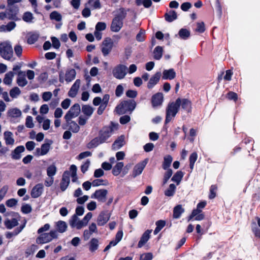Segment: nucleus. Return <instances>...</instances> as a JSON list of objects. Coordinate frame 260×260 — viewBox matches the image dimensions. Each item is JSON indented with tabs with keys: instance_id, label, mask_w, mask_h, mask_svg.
I'll list each match as a JSON object with an SVG mask.
<instances>
[{
	"instance_id": "f3484780",
	"label": "nucleus",
	"mask_w": 260,
	"mask_h": 260,
	"mask_svg": "<svg viewBox=\"0 0 260 260\" xmlns=\"http://www.w3.org/2000/svg\"><path fill=\"white\" fill-rule=\"evenodd\" d=\"M110 215L107 211H102L97 219V224L99 226L104 225L109 220Z\"/></svg>"
},
{
	"instance_id": "13d9d810",
	"label": "nucleus",
	"mask_w": 260,
	"mask_h": 260,
	"mask_svg": "<svg viewBox=\"0 0 260 260\" xmlns=\"http://www.w3.org/2000/svg\"><path fill=\"white\" fill-rule=\"evenodd\" d=\"M226 98L229 100H233L235 102H236L238 100V94L233 91H229L226 94Z\"/></svg>"
},
{
	"instance_id": "72a5a7b5",
	"label": "nucleus",
	"mask_w": 260,
	"mask_h": 260,
	"mask_svg": "<svg viewBox=\"0 0 260 260\" xmlns=\"http://www.w3.org/2000/svg\"><path fill=\"white\" fill-rule=\"evenodd\" d=\"M82 112L86 116L89 117L93 112V108L88 105H83L82 107Z\"/></svg>"
},
{
	"instance_id": "f03ea898",
	"label": "nucleus",
	"mask_w": 260,
	"mask_h": 260,
	"mask_svg": "<svg viewBox=\"0 0 260 260\" xmlns=\"http://www.w3.org/2000/svg\"><path fill=\"white\" fill-rule=\"evenodd\" d=\"M129 9L126 10L124 8L121 7L118 9L119 13L116 14L112 19L110 29L113 32H118L123 27V20L126 18L127 12Z\"/></svg>"
},
{
	"instance_id": "ea45409f",
	"label": "nucleus",
	"mask_w": 260,
	"mask_h": 260,
	"mask_svg": "<svg viewBox=\"0 0 260 260\" xmlns=\"http://www.w3.org/2000/svg\"><path fill=\"white\" fill-rule=\"evenodd\" d=\"M14 76V73L12 71L7 73L5 75V78L3 80L4 83L6 85H10L12 83V79Z\"/></svg>"
},
{
	"instance_id": "e433bc0d",
	"label": "nucleus",
	"mask_w": 260,
	"mask_h": 260,
	"mask_svg": "<svg viewBox=\"0 0 260 260\" xmlns=\"http://www.w3.org/2000/svg\"><path fill=\"white\" fill-rule=\"evenodd\" d=\"M123 166L124 164L123 162H117L112 169V172L113 175L115 176H118L120 174Z\"/></svg>"
},
{
	"instance_id": "5701e85b",
	"label": "nucleus",
	"mask_w": 260,
	"mask_h": 260,
	"mask_svg": "<svg viewBox=\"0 0 260 260\" xmlns=\"http://www.w3.org/2000/svg\"><path fill=\"white\" fill-rule=\"evenodd\" d=\"M176 75L173 69L165 70L162 72V78L164 80H172L175 78Z\"/></svg>"
},
{
	"instance_id": "c85d7f7f",
	"label": "nucleus",
	"mask_w": 260,
	"mask_h": 260,
	"mask_svg": "<svg viewBox=\"0 0 260 260\" xmlns=\"http://www.w3.org/2000/svg\"><path fill=\"white\" fill-rule=\"evenodd\" d=\"M67 227V224L64 221L59 220L55 222V228L57 231L60 233L66 232Z\"/></svg>"
},
{
	"instance_id": "a18cd8bd",
	"label": "nucleus",
	"mask_w": 260,
	"mask_h": 260,
	"mask_svg": "<svg viewBox=\"0 0 260 260\" xmlns=\"http://www.w3.org/2000/svg\"><path fill=\"white\" fill-rule=\"evenodd\" d=\"M176 188V187L174 184H170L169 188L165 191V196L168 197H172L174 196Z\"/></svg>"
},
{
	"instance_id": "4d7b16f0",
	"label": "nucleus",
	"mask_w": 260,
	"mask_h": 260,
	"mask_svg": "<svg viewBox=\"0 0 260 260\" xmlns=\"http://www.w3.org/2000/svg\"><path fill=\"white\" fill-rule=\"evenodd\" d=\"M103 47H106L107 48L109 47H113V41L110 38L107 37L104 39L103 43Z\"/></svg>"
},
{
	"instance_id": "69168bd1",
	"label": "nucleus",
	"mask_w": 260,
	"mask_h": 260,
	"mask_svg": "<svg viewBox=\"0 0 260 260\" xmlns=\"http://www.w3.org/2000/svg\"><path fill=\"white\" fill-rule=\"evenodd\" d=\"M125 94L128 98L134 99L137 96L138 92L136 90L129 89L126 91Z\"/></svg>"
},
{
	"instance_id": "e2e57ef3",
	"label": "nucleus",
	"mask_w": 260,
	"mask_h": 260,
	"mask_svg": "<svg viewBox=\"0 0 260 260\" xmlns=\"http://www.w3.org/2000/svg\"><path fill=\"white\" fill-rule=\"evenodd\" d=\"M78 89H79L76 87H74V86H72L71 88L68 92V95L72 98H75L78 93Z\"/></svg>"
},
{
	"instance_id": "b1692460",
	"label": "nucleus",
	"mask_w": 260,
	"mask_h": 260,
	"mask_svg": "<svg viewBox=\"0 0 260 260\" xmlns=\"http://www.w3.org/2000/svg\"><path fill=\"white\" fill-rule=\"evenodd\" d=\"M166 21L171 22L177 18V14L174 10H170L164 15Z\"/></svg>"
},
{
	"instance_id": "774afa93",
	"label": "nucleus",
	"mask_w": 260,
	"mask_h": 260,
	"mask_svg": "<svg viewBox=\"0 0 260 260\" xmlns=\"http://www.w3.org/2000/svg\"><path fill=\"white\" fill-rule=\"evenodd\" d=\"M123 139L119 138L113 144V147H117V149H119L123 145Z\"/></svg>"
},
{
	"instance_id": "20e7f679",
	"label": "nucleus",
	"mask_w": 260,
	"mask_h": 260,
	"mask_svg": "<svg viewBox=\"0 0 260 260\" xmlns=\"http://www.w3.org/2000/svg\"><path fill=\"white\" fill-rule=\"evenodd\" d=\"M137 106V103L134 99L124 100L116 107L118 114L123 115L125 113L132 114Z\"/></svg>"
},
{
	"instance_id": "6e6d98bb",
	"label": "nucleus",
	"mask_w": 260,
	"mask_h": 260,
	"mask_svg": "<svg viewBox=\"0 0 260 260\" xmlns=\"http://www.w3.org/2000/svg\"><path fill=\"white\" fill-rule=\"evenodd\" d=\"M196 31L199 33H203L205 31V24L203 22L197 23Z\"/></svg>"
},
{
	"instance_id": "f704fd0d",
	"label": "nucleus",
	"mask_w": 260,
	"mask_h": 260,
	"mask_svg": "<svg viewBox=\"0 0 260 260\" xmlns=\"http://www.w3.org/2000/svg\"><path fill=\"white\" fill-rule=\"evenodd\" d=\"M162 47L160 46H156L153 51L154 58L156 60H159L162 57Z\"/></svg>"
},
{
	"instance_id": "f257e3e1",
	"label": "nucleus",
	"mask_w": 260,
	"mask_h": 260,
	"mask_svg": "<svg viewBox=\"0 0 260 260\" xmlns=\"http://www.w3.org/2000/svg\"><path fill=\"white\" fill-rule=\"evenodd\" d=\"M115 124L111 121L109 125H106L102 128L98 132V136L92 139L87 144L88 149L96 148L99 145L104 143H107L108 140L112 136L114 131L113 127Z\"/></svg>"
},
{
	"instance_id": "4c0bfd02",
	"label": "nucleus",
	"mask_w": 260,
	"mask_h": 260,
	"mask_svg": "<svg viewBox=\"0 0 260 260\" xmlns=\"http://www.w3.org/2000/svg\"><path fill=\"white\" fill-rule=\"evenodd\" d=\"M4 139L7 145H13L14 143V140L12 138L13 134L10 132H6L4 134Z\"/></svg>"
},
{
	"instance_id": "393cba45",
	"label": "nucleus",
	"mask_w": 260,
	"mask_h": 260,
	"mask_svg": "<svg viewBox=\"0 0 260 260\" xmlns=\"http://www.w3.org/2000/svg\"><path fill=\"white\" fill-rule=\"evenodd\" d=\"M184 209L182 208L181 205H176L173 209V217L175 219H178L180 217L181 214L184 213Z\"/></svg>"
},
{
	"instance_id": "dca6fc26",
	"label": "nucleus",
	"mask_w": 260,
	"mask_h": 260,
	"mask_svg": "<svg viewBox=\"0 0 260 260\" xmlns=\"http://www.w3.org/2000/svg\"><path fill=\"white\" fill-rule=\"evenodd\" d=\"M164 101L163 94L157 92L152 96L151 104L153 107H156L162 105Z\"/></svg>"
},
{
	"instance_id": "423d86ee",
	"label": "nucleus",
	"mask_w": 260,
	"mask_h": 260,
	"mask_svg": "<svg viewBox=\"0 0 260 260\" xmlns=\"http://www.w3.org/2000/svg\"><path fill=\"white\" fill-rule=\"evenodd\" d=\"M26 75L29 79H32V71L28 70L27 72L19 71L18 73L17 83L19 86L24 87L27 84V81L26 79Z\"/></svg>"
},
{
	"instance_id": "6e6552de",
	"label": "nucleus",
	"mask_w": 260,
	"mask_h": 260,
	"mask_svg": "<svg viewBox=\"0 0 260 260\" xmlns=\"http://www.w3.org/2000/svg\"><path fill=\"white\" fill-rule=\"evenodd\" d=\"M127 68L124 64L117 65L112 71L113 76L117 79H123L126 75Z\"/></svg>"
},
{
	"instance_id": "5fc2aeb1",
	"label": "nucleus",
	"mask_w": 260,
	"mask_h": 260,
	"mask_svg": "<svg viewBox=\"0 0 260 260\" xmlns=\"http://www.w3.org/2000/svg\"><path fill=\"white\" fill-rule=\"evenodd\" d=\"M153 255L151 252L144 253L141 254L139 260H152Z\"/></svg>"
},
{
	"instance_id": "052dcab7",
	"label": "nucleus",
	"mask_w": 260,
	"mask_h": 260,
	"mask_svg": "<svg viewBox=\"0 0 260 260\" xmlns=\"http://www.w3.org/2000/svg\"><path fill=\"white\" fill-rule=\"evenodd\" d=\"M32 19V14L29 12H26L24 13L22 19L27 22H30L31 21V19Z\"/></svg>"
},
{
	"instance_id": "2eb2a0df",
	"label": "nucleus",
	"mask_w": 260,
	"mask_h": 260,
	"mask_svg": "<svg viewBox=\"0 0 260 260\" xmlns=\"http://www.w3.org/2000/svg\"><path fill=\"white\" fill-rule=\"evenodd\" d=\"M207 203L206 201L199 202L197 206V208L192 210L191 214L187 217V221H189L198 214L202 212V209L205 207Z\"/></svg>"
},
{
	"instance_id": "680f3d73",
	"label": "nucleus",
	"mask_w": 260,
	"mask_h": 260,
	"mask_svg": "<svg viewBox=\"0 0 260 260\" xmlns=\"http://www.w3.org/2000/svg\"><path fill=\"white\" fill-rule=\"evenodd\" d=\"M106 28V24L105 22H99L95 25V30L101 31L105 30Z\"/></svg>"
},
{
	"instance_id": "37998d69",
	"label": "nucleus",
	"mask_w": 260,
	"mask_h": 260,
	"mask_svg": "<svg viewBox=\"0 0 260 260\" xmlns=\"http://www.w3.org/2000/svg\"><path fill=\"white\" fill-rule=\"evenodd\" d=\"M197 158L198 154L196 152H192L189 156V168H190L191 170H192L193 169L195 162L197 160Z\"/></svg>"
},
{
	"instance_id": "9d476101",
	"label": "nucleus",
	"mask_w": 260,
	"mask_h": 260,
	"mask_svg": "<svg viewBox=\"0 0 260 260\" xmlns=\"http://www.w3.org/2000/svg\"><path fill=\"white\" fill-rule=\"evenodd\" d=\"M8 7L7 11L8 12V19L15 21L20 20V18L17 16L19 11V8L16 6H8Z\"/></svg>"
},
{
	"instance_id": "473e14b6",
	"label": "nucleus",
	"mask_w": 260,
	"mask_h": 260,
	"mask_svg": "<svg viewBox=\"0 0 260 260\" xmlns=\"http://www.w3.org/2000/svg\"><path fill=\"white\" fill-rule=\"evenodd\" d=\"M178 35L182 40H187L190 36V32L186 28H181L179 32Z\"/></svg>"
},
{
	"instance_id": "4468645a",
	"label": "nucleus",
	"mask_w": 260,
	"mask_h": 260,
	"mask_svg": "<svg viewBox=\"0 0 260 260\" xmlns=\"http://www.w3.org/2000/svg\"><path fill=\"white\" fill-rule=\"evenodd\" d=\"M147 162L148 159L147 158L145 159L143 161L137 164L134 167L133 170L132 174V176L134 178L137 177V176L140 175L142 173Z\"/></svg>"
},
{
	"instance_id": "864d4df0",
	"label": "nucleus",
	"mask_w": 260,
	"mask_h": 260,
	"mask_svg": "<svg viewBox=\"0 0 260 260\" xmlns=\"http://www.w3.org/2000/svg\"><path fill=\"white\" fill-rule=\"evenodd\" d=\"M108 184V181L104 180L101 179H96L94 180L92 182L93 186H99L101 185H107Z\"/></svg>"
},
{
	"instance_id": "1a4fd4ad",
	"label": "nucleus",
	"mask_w": 260,
	"mask_h": 260,
	"mask_svg": "<svg viewBox=\"0 0 260 260\" xmlns=\"http://www.w3.org/2000/svg\"><path fill=\"white\" fill-rule=\"evenodd\" d=\"M45 143L43 144L41 148H37L36 150V154L38 156L46 155L50 149V146L53 143L51 140L45 139Z\"/></svg>"
},
{
	"instance_id": "49530a36",
	"label": "nucleus",
	"mask_w": 260,
	"mask_h": 260,
	"mask_svg": "<svg viewBox=\"0 0 260 260\" xmlns=\"http://www.w3.org/2000/svg\"><path fill=\"white\" fill-rule=\"evenodd\" d=\"M250 144V148L252 149V148H251V147L253 145V141L252 139H251L250 138H245L244 139L241 143H240V145L242 146V147H244V148H245V150H247L248 152L249 153L250 152V150L248 149V148L246 147L245 146L247 145V144Z\"/></svg>"
},
{
	"instance_id": "7c9ffc66",
	"label": "nucleus",
	"mask_w": 260,
	"mask_h": 260,
	"mask_svg": "<svg viewBox=\"0 0 260 260\" xmlns=\"http://www.w3.org/2000/svg\"><path fill=\"white\" fill-rule=\"evenodd\" d=\"M4 224L8 229H11L18 224V220L13 218L12 219H6L4 221Z\"/></svg>"
},
{
	"instance_id": "603ef678",
	"label": "nucleus",
	"mask_w": 260,
	"mask_h": 260,
	"mask_svg": "<svg viewBox=\"0 0 260 260\" xmlns=\"http://www.w3.org/2000/svg\"><path fill=\"white\" fill-rule=\"evenodd\" d=\"M167 171L165 173L163 178V185L167 183L170 178L173 174V171L171 169L166 170Z\"/></svg>"
},
{
	"instance_id": "7ed1b4c3",
	"label": "nucleus",
	"mask_w": 260,
	"mask_h": 260,
	"mask_svg": "<svg viewBox=\"0 0 260 260\" xmlns=\"http://www.w3.org/2000/svg\"><path fill=\"white\" fill-rule=\"evenodd\" d=\"M180 98L177 99L175 102L168 104L166 110L165 124L169 123L176 116L180 108Z\"/></svg>"
},
{
	"instance_id": "c756f323",
	"label": "nucleus",
	"mask_w": 260,
	"mask_h": 260,
	"mask_svg": "<svg viewBox=\"0 0 260 260\" xmlns=\"http://www.w3.org/2000/svg\"><path fill=\"white\" fill-rule=\"evenodd\" d=\"M184 173L182 171H178L176 172L172 178H171V180L174 182L176 183V184L178 185L180 184L181 181Z\"/></svg>"
},
{
	"instance_id": "a19ab883",
	"label": "nucleus",
	"mask_w": 260,
	"mask_h": 260,
	"mask_svg": "<svg viewBox=\"0 0 260 260\" xmlns=\"http://www.w3.org/2000/svg\"><path fill=\"white\" fill-rule=\"evenodd\" d=\"M87 4L92 9H100L102 8L100 0H88Z\"/></svg>"
},
{
	"instance_id": "79ce46f5",
	"label": "nucleus",
	"mask_w": 260,
	"mask_h": 260,
	"mask_svg": "<svg viewBox=\"0 0 260 260\" xmlns=\"http://www.w3.org/2000/svg\"><path fill=\"white\" fill-rule=\"evenodd\" d=\"M135 3L138 6L143 5L145 8H150L152 4L151 0H135Z\"/></svg>"
},
{
	"instance_id": "0e129e2a",
	"label": "nucleus",
	"mask_w": 260,
	"mask_h": 260,
	"mask_svg": "<svg viewBox=\"0 0 260 260\" xmlns=\"http://www.w3.org/2000/svg\"><path fill=\"white\" fill-rule=\"evenodd\" d=\"M254 226L252 227L251 230L255 237L260 239V229L258 228L255 223H253Z\"/></svg>"
},
{
	"instance_id": "2f4dec72",
	"label": "nucleus",
	"mask_w": 260,
	"mask_h": 260,
	"mask_svg": "<svg viewBox=\"0 0 260 260\" xmlns=\"http://www.w3.org/2000/svg\"><path fill=\"white\" fill-rule=\"evenodd\" d=\"M173 160V158L170 155H167L164 158L162 167L164 170L169 169L170 167Z\"/></svg>"
},
{
	"instance_id": "6ab92c4d",
	"label": "nucleus",
	"mask_w": 260,
	"mask_h": 260,
	"mask_svg": "<svg viewBox=\"0 0 260 260\" xmlns=\"http://www.w3.org/2000/svg\"><path fill=\"white\" fill-rule=\"evenodd\" d=\"M161 77V73L156 72L152 76L147 83V88L148 89L152 88L159 81Z\"/></svg>"
},
{
	"instance_id": "338daca9",
	"label": "nucleus",
	"mask_w": 260,
	"mask_h": 260,
	"mask_svg": "<svg viewBox=\"0 0 260 260\" xmlns=\"http://www.w3.org/2000/svg\"><path fill=\"white\" fill-rule=\"evenodd\" d=\"M131 120V117L129 115H125L121 116L119 119V122L121 124H125Z\"/></svg>"
},
{
	"instance_id": "39448f33",
	"label": "nucleus",
	"mask_w": 260,
	"mask_h": 260,
	"mask_svg": "<svg viewBox=\"0 0 260 260\" xmlns=\"http://www.w3.org/2000/svg\"><path fill=\"white\" fill-rule=\"evenodd\" d=\"M0 55L5 59L10 60L13 57V51L11 45L7 42L0 44Z\"/></svg>"
},
{
	"instance_id": "de8ad7c7",
	"label": "nucleus",
	"mask_w": 260,
	"mask_h": 260,
	"mask_svg": "<svg viewBox=\"0 0 260 260\" xmlns=\"http://www.w3.org/2000/svg\"><path fill=\"white\" fill-rule=\"evenodd\" d=\"M21 93V90L17 87H15L10 90V95L13 99L17 98Z\"/></svg>"
},
{
	"instance_id": "4be33fe9",
	"label": "nucleus",
	"mask_w": 260,
	"mask_h": 260,
	"mask_svg": "<svg viewBox=\"0 0 260 260\" xmlns=\"http://www.w3.org/2000/svg\"><path fill=\"white\" fill-rule=\"evenodd\" d=\"M50 241H51V238L50 237L49 233L41 234L36 239V242L39 244L47 243Z\"/></svg>"
},
{
	"instance_id": "c9c22d12",
	"label": "nucleus",
	"mask_w": 260,
	"mask_h": 260,
	"mask_svg": "<svg viewBox=\"0 0 260 260\" xmlns=\"http://www.w3.org/2000/svg\"><path fill=\"white\" fill-rule=\"evenodd\" d=\"M16 26V23L14 22H10L7 25H2L0 26L1 31H10Z\"/></svg>"
},
{
	"instance_id": "bf43d9fd",
	"label": "nucleus",
	"mask_w": 260,
	"mask_h": 260,
	"mask_svg": "<svg viewBox=\"0 0 260 260\" xmlns=\"http://www.w3.org/2000/svg\"><path fill=\"white\" fill-rule=\"evenodd\" d=\"M51 39L52 43V46L55 49H58L60 46V43L59 40L55 37H52Z\"/></svg>"
},
{
	"instance_id": "f8f14e48",
	"label": "nucleus",
	"mask_w": 260,
	"mask_h": 260,
	"mask_svg": "<svg viewBox=\"0 0 260 260\" xmlns=\"http://www.w3.org/2000/svg\"><path fill=\"white\" fill-rule=\"evenodd\" d=\"M70 172L68 171H64L62 174V178L60 183V188L62 192L64 191L67 189L70 184Z\"/></svg>"
},
{
	"instance_id": "cd10ccee",
	"label": "nucleus",
	"mask_w": 260,
	"mask_h": 260,
	"mask_svg": "<svg viewBox=\"0 0 260 260\" xmlns=\"http://www.w3.org/2000/svg\"><path fill=\"white\" fill-rule=\"evenodd\" d=\"M76 75V71L73 69L68 70L65 74V80L67 82H70L75 79Z\"/></svg>"
},
{
	"instance_id": "3c124183",
	"label": "nucleus",
	"mask_w": 260,
	"mask_h": 260,
	"mask_svg": "<svg viewBox=\"0 0 260 260\" xmlns=\"http://www.w3.org/2000/svg\"><path fill=\"white\" fill-rule=\"evenodd\" d=\"M50 18L51 20H55V21L58 22L61 20L62 16L59 13L56 11H54L50 13Z\"/></svg>"
},
{
	"instance_id": "9b49d317",
	"label": "nucleus",
	"mask_w": 260,
	"mask_h": 260,
	"mask_svg": "<svg viewBox=\"0 0 260 260\" xmlns=\"http://www.w3.org/2000/svg\"><path fill=\"white\" fill-rule=\"evenodd\" d=\"M108 190L106 189H100L95 191L91 196V198L97 199L99 202H105L106 200Z\"/></svg>"
},
{
	"instance_id": "ddd939ff",
	"label": "nucleus",
	"mask_w": 260,
	"mask_h": 260,
	"mask_svg": "<svg viewBox=\"0 0 260 260\" xmlns=\"http://www.w3.org/2000/svg\"><path fill=\"white\" fill-rule=\"evenodd\" d=\"M21 110L17 108H12L8 110L7 116L11 121H14L21 116Z\"/></svg>"
},
{
	"instance_id": "58836bf2",
	"label": "nucleus",
	"mask_w": 260,
	"mask_h": 260,
	"mask_svg": "<svg viewBox=\"0 0 260 260\" xmlns=\"http://www.w3.org/2000/svg\"><path fill=\"white\" fill-rule=\"evenodd\" d=\"M99 247V240L95 238H92L89 242V250L94 252Z\"/></svg>"
},
{
	"instance_id": "412c9836",
	"label": "nucleus",
	"mask_w": 260,
	"mask_h": 260,
	"mask_svg": "<svg viewBox=\"0 0 260 260\" xmlns=\"http://www.w3.org/2000/svg\"><path fill=\"white\" fill-rule=\"evenodd\" d=\"M151 232V230H147L143 234L138 244V248H141L147 243L150 239Z\"/></svg>"
},
{
	"instance_id": "a878e982",
	"label": "nucleus",
	"mask_w": 260,
	"mask_h": 260,
	"mask_svg": "<svg viewBox=\"0 0 260 260\" xmlns=\"http://www.w3.org/2000/svg\"><path fill=\"white\" fill-rule=\"evenodd\" d=\"M44 190L42 183H38L34 186V198H37L41 196Z\"/></svg>"
},
{
	"instance_id": "bb28decb",
	"label": "nucleus",
	"mask_w": 260,
	"mask_h": 260,
	"mask_svg": "<svg viewBox=\"0 0 260 260\" xmlns=\"http://www.w3.org/2000/svg\"><path fill=\"white\" fill-rule=\"evenodd\" d=\"M25 148L23 146L16 147L12 153V157L14 159H19L21 158V153L23 152Z\"/></svg>"
},
{
	"instance_id": "aec40b11",
	"label": "nucleus",
	"mask_w": 260,
	"mask_h": 260,
	"mask_svg": "<svg viewBox=\"0 0 260 260\" xmlns=\"http://www.w3.org/2000/svg\"><path fill=\"white\" fill-rule=\"evenodd\" d=\"M180 102L181 103L180 107L181 108L187 113L191 112L192 103L191 102L187 99H181L180 98Z\"/></svg>"
},
{
	"instance_id": "a211bd4d",
	"label": "nucleus",
	"mask_w": 260,
	"mask_h": 260,
	"mask_svg": "<svg viewBox=\"0 0 260 260\" xmlns=\"http://www.w3.org/2000/svg\"><path fill=\"white\" fill-rule=\"evenodd\" d=\"M66 121L67 123V125H62V128L63 129H67V126H69V129L74 133H77L79 131L80 126H79V125L77 124V123L75 121L70 120V121Z\"/></svg>"
},
{
	"instance_id": "c03bdc74",
	"label": "nucleus",
	"mask_w": 260,
	"mask_h": 260,
	"mask_svg": "<svg viewBox=\"0 0 260 260\" xmlns=\"http://www.w3.org/2000/svg\"><path fill=\"white\" fill-rule=\"evenodd\" d=\"M25 222H26V221L24 222L23 224L21 225L20 227L17 228L16 229H15V230L13 232L7 233L6 234V237L7 238H11L13 236H15V235H17V234H18L24 228Z\"/></svg>"
},
{
	"instance_id": "0eeeda50",
	"label": "nucleus",
	"mask_w": 260,
	"mask_h": 260,
	"mask_svg": "<svg viewBox=\"0 0 260 260\" xmlns=\"http://www.w3.org/2000/svg\"><path fill=\"white\" fill-rule=\"evenodd\" d=\"M81 111L80 105L76 103L73 105L65 115L64 118L66 121H70L72 118L79 115Z\"/></svg>"
},
{
	"instance_id": "09e8293b",
	"label": "nucleus",
	"mask_w": 260,
	"mask_h": 260,
	"mask_svg": "<svg viewBox=\"0 0 260 260\" xmlns=\"http://www.w3.org/2000/svg\"><path fill=\"white\" fill-rule=\"evenodd\" d=\"M217 190V186L215 184L212 185L210 187V192L208 196L209 199H214L216 196V190Z\"/></svg>"
},
{
	"instance_id": "8fccbe9b",
	"label": "nucleus",
	"mask_w": 260,
	"mask_h": 260,
	"mask_svg": "<svg viewBox=\"0 0 260 260\" xmlns=\"http://www.w3.org/2000/svg\"><path fill=\"white\" fill-rule=\"evenodd\" d=\"M56 167L55 165H52L49 166L47 169V174L49 177H53L56 173Z\"/></svg>"
}]
</instances>
